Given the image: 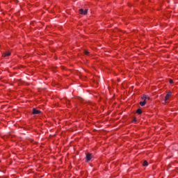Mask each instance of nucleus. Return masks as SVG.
<instances>
[{
	"label": "nucleus",
	"instance_id": "nucleus-11",
	"mask_svg": "<svg viewBox=\"0 0 178 178\" xmlns=\"http://www.w3.org/2000/svg\"><path fill=\"white\" fill-rule=\"evenodd\" d=\"M170 84H173V81L172 79H170Z\"/></svg>",
	"mask_w": 178,
	"mask_h": 178
},
{
	"label": "nucleus",
	"instance_id": "nucleus-7",
	"mask_svg": "<svg viewBox=\"0 0 178 178\" xmlns=\"http://www.w3.org/2000/svg\"><path fill=\"white\" fill-rule=\"evenodd\" d=\"M136 113H138V115H141V113H143V112L141 111V109L138 108V109L136 111Z\"/></svg>",
	"mask_w": 178,
	"mask_h": 178
},
{
	"label": "nucleus",
	"instance_id": "nucleus-6",
	"mask_svg": "<svg viewBox=\"0 0 178 178\" xmlns=\"http://www.w3.org/2000/svg\"><path fill=\"white\" fill-rule=\"evenodd\" d=\"M145 104H147V101H145V100H143V102H140V106H145Z\"/></svg>",
	"mask_w": 178,
	"mask_h": 178
},
{
	"label": "nucleus",
	"instance_id": "nucleus-3",
	"mask_svg": "<svg viewBox=\"0 0 178 178\" xmlns=\"http://www.w3.org/2000/svg\"><path fill=\"white\" fill-rule=\"evenodd\" d=\"M32 113L33 115H40V113H41V111L37 110L36 108H33Z\"/></svg>",
	"mask_w": 178,
	"mask_h": 178
},
{
	"label": "nucleus",
	"instance_id": "nucleus-8",
	"mask_svg": "<svg viewBox=\"0 0 178 178\" xmlns=\"http://www.w3.org/2000/svg\"><path fill=\"white\" fill-rule=\"evenodd\" d=\"M84 54H85V55H87L88 56V55H90V51H88L87 50H84Z\"/></svg>",
	"mask_w": 178,
	"mask_h": 178
},
{
	"label": "nucleus",
	"instance_id": "nucleus-1",
	"mask_svg": "<svg viewBox=\"0 0 178 178\" xmlns=\"http://www.w3.org/2000/svg\"><path fill=\"white\" fill-rule=\"evenodd\" d=\"M88 12V9H86L85 10L83 8L79 9V13L80 15H86Z\"/></svg>",
	"mask_w": 178,
	"mask_h": 178
},
{
	"label": "nucleus",
	"instance_id": "nucleus-4",
	"mask_svg": "<svg viewBox=\"0 0 178 178\" xmlns=\"http://www.w3.org/2000/svg\"><path fill=\"white\" fill-rule=\"evenodd\" d=\"M170 95H172V92H169L166 95H165V102H168V99H169V97H170Z\"/></svg>",
	"mask_w": 178,
	"mask_h": 178
},
{
	"label": "nucleus",
	"instance_id": "nucleus-5",
	"mask_svg": "<svg viewBox=\"0 0 178 178\" xmlns=\"http://www.w3.org/2000/svg\"><path fill=\"white\" fill-rule=\"evenodd\" d=\"M3 56L6 57V56H10V51H6L3 54Z\"/></svg>",
	"mask_w": 178,
	"mask_h": 178
},
{
	"label": "nucleus",
	"instance_id": "nucleus-9",
	"mask_svg": "<svg viewBox=\"0 0 178 178\" xmlns=\"http://www.w3.org/2000/svg\"><path fill=\"white\" fill-rule=\"evenodd\" d=\"M147 95H143V97H142V99H143V101H147Z\"/></svg>",
	"mask_w": 178,
	"mask_h": 178
},
{
	"label": "nucleus",
	"instance_id": "nucleus-12",
	"mask_svg": "<svg viewBox=\"0 0 178 178\" xmlns=\"http://www.w3.org/2000/svg\"><path fill=\"white\" fill-rule=\"evenodd\" d=\"M147 99L149 100V97H147Z\"/></svg>",
	"mask_w": 178,
	"mask_h": 178
},
{
	"label": "nucleus",
	"instance_id": "nucleus-2",
	"mask_svg": "<svg viewBox=\"0 0 178 178\" xmlns=\"http://www.w3.org/2000/svg\"><path fill=\"white\" fill-rule=\"evenodd\" d=\"M92 158V154L88 153L86 154V162H90L91 161V159Z\"/></svg>",
	"mask_w": 178,
	"mask_h": 178
},
{
	"label": "nucleus",
	"instance_id": "nucleus-10",
	"mask_svg": "<svg viewBox=\"0 0 178 178\" xmlns=\"http://www.w3.org/2000/svg\"><path fill=\"white\" fill-rule=\"evenodd\" d=\"M143 166H147L148 165V161H145L143 163Z\"/></svg>",
	"mask_w": 178,
	"mask_h": 178
}]
</instances>
